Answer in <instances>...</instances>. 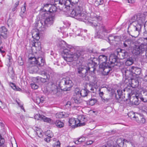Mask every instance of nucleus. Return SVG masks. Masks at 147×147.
<instances>
[{
	"label": "nucleus",
	"instance_id": "f257e3e1",
	"mask_svg": "<svg viewBox=\"0 0 147 147\" xmlns=\"http://www.w3.org/2000/svg\"><path fill=\"white\" fill-rule=\"evenodd\" d=\"M72 1L66 0L63 1V9H66L64 11H68L74 7L71 13V16L75 17L78 20L84 21L87 18L86 14L84 13L82 7L80 5H75L72 3Z\"/></svg>",
	"mask_w": 147,
	"mask_h": 147
},
{
	"label": "nucleus",
	"instance_id": "f03ea898",
	"mask_svg": "<svg viewBox=\"0 0 147 147\" xmlns=\"http://www.w3.org/2000/svg\"><path fill=\"white\" fill-rule=\"evenodd\" d=\"M30 63L27 66V69L30 73L39 72L40 67L43 66L45 63V60L42 57L36 58L35 57H31L29 58Z\"/></svg>",
	"mask_w": 147,
	"mask_h": 147
},
{
	"label": "nucleus",
	"instance_id": "7ed1b4c3",
	"mask_svg": "<svg viewBox=\"0 0 147 147\" xmlns=\"http://www.w3.org/2000/svg\"><path fill=\"white\" fill-rule=\"evenodd\" d=\"M42 15L45 18L44 20H42L40 22V24L42 25L39 30L41 31H44L46 30V27H50L53 24L54 20L55 17L53 16L50 15L47 12H42L41 11Z\"/></svg>",
	"mask_w": 147,
	"mask_h": 147
},
{
	"label": "nucleus",
	"instance_id": "20e7f679",
	"mask_svg": "<svg viewBox=\"0 0 147 147\" xmlns=\"http://www.w3.org/2000/svg\"><path fill=\"white\" fill-rule=\"evenodd\" d=\"M74 49L72 47L71 48L64 49L63 54V58L66 61L70 62L77 59L80 56L79 51L73 53L72 51Z\"/></svg>",
	"mask_w": 147,
	"mask_h": 147
},
{
	"label": "nucleus",
	"instance_id": "39448f33",
	"mask_svg": "<svg viewBox=\"0 0 147 147\" xmlns=\"http://www.w3.org/2000/svg\"><path fill=\"white\" fill-rule=\"evenodd\" d=\"M88 68L84 65L80 66L77 69V75L81 78L85 77L87 75L89 69L97 66L96 63L91 61L88 64Z\"/></svg>",
	"mask_w": 147,
	"mask_h": 147
},
{
	"label": "nucleus",
	"instance_id": "423d86ee",
	"mask_svg": "<svg viewBox=\"0 0 147 147\" xmlns=\"http://www.w3.org/2000/svg\"><path fill=\"white\" fill-rule=\"evenodd\" d=\"M73 85L71 78L69 77L63 78L60 81L59 84L61 89L64 91L70 90Z\"/></svg>",
	"mask_w": 147,
	"mask_h": 147
},
{
	"label": "nucleus",
	"instance_id": "0eeeda50",
	"mask_svg": "<svg viewBox=\"0 0 147 147\" xmlns=\"http://www.w3.org/2000/svg\"><path fill=\"white\" fill-rule=\"evenodd\" d=\"M96 33L95 37L96 38H103L105 36V33L110 32L111 29L108 30L103 24H100L96 28Z\"/></svg>",
	"mask_w": 147,
	"mask_h": 147
},
{
	"label": "nucleus",
	"instance_id": "6e6552de",
	"mask_svg": "<svg viewBox=\"0 0 147 147\" xmlns=\"http://www.w3.org/2000/svg\"><path fill=\"white\" fill-rule=\"evenodd\" d=\"M142 28L140 24L136 25L135 23L130 24L128 27V29L130 30V35L135 38L137 37L141 31Z\"/></svg>",
	"mask_w": 147,
	"mask_h": 147
},
{
	"label": "nucleus",
	"instance_id": "1a4fd4ad",
	"mask_svg": "<svg viewBox=\"0 0 147 147\" xmlns=\"http://www.w3.org/2000/svg\"><path fill=\"white\" fill-rule=\"evenodd\" d=\"M121 71L122 73L124 74L126 76H128V74L131 72L137 75H139L141 73L140 68L134 66L131 67L129 70L126 69V68H122L121 69Z\"/></svg>",
	"mask_w": 147,
	"mask_h": 147
},
{
	"label": "nucleus",
	"instance_id": "9d476101",
	"mask_svg": "<svg viewBox=\"0 0 147 147\" xmlns=\"http://www.w3.org/2000/svg\"><path fill=\"white\" fill-rule=\"evenodd\" d=\"M113 65H110L108 63L100 64L99 67L100 69L103 70V74L105 75H107L111 70V67Z\"/></svg>",
	"mask_w": 147,
	"mask_h": 147
},
{
	"label": "nucleus",
	"instance_id": "9b49d317",
	"mask_svg": "<svg viewBox=\"0 0 147 147\" xmlns=\"http://www.w3.org/2000/svg\"><path fill=\"white\" fill-rule=\"evenodd\" d=\"M145 46L142 44L140 45H136L134 47L133 50V53L135 55H139L145 51Z\"/></svg>",
	"mask_w": 147,
	"mask_h": 147
},
{
	"label": "nucleus",
	"instance_id": "f8f14e48",
	"mask_svg": "<svg viewBox=\"0 0 147 147\" xmlns=\"http://www.w3.org/2000/svg\"><path fill=\"white\" fill-rule=\"evenodd\" d=\"M132 88L130 86H128L123 89V91L124 92V94L128 97L127 98H125L123 100L127 101L129 98V97L131 95H133L134 94Z\"/></svg>",
	"mask_w": 147,
	"mask_h": 147
},
{
	"label": "nucleus",
	"instance_id": "ddd939ff",
	"mask_svg": "<svg viewBox=\"0 0 147 147\" xmlns=\"http://www.w3.org/2000/svg\"><path fill=\"white\" fill-rule=\"evenodd\" d=\"M115 53V54L117 57H119L121 59L126 58L128 55V53L127 52L121 49H119L118 50L116 51Z\"/></svg>",
	"mask_w": 147,
	"mask_h": 147
},
{
	"label": "nucleus",
	"instance_id": "4468645a",
	"mask_svg": "<svg viewBox=\"0 0 147 147\" xmlns=\"http://www.w3.org/2000/svg\"><path fill=\"white\" fill-rule=\"evenodd\" d=\"M77 119V126H80L84 125L85 122L87 121V119L84 115H80L78 117Z\"/></svg>",
	"mask_w": 147,
	"mask_h": 147
},
{
	"label": "nucleus",
	"instance_id": "2eb2a0df",
	"mask_svg": "<svg viewBox=\"0 0 147 147\" xmlns=\"http://www.w3.org/2000/svg\"><path fill=\"white\" fill-rule=\"evenodd\" d=\"M123 91L121 90H117V94L115 95V97L118 102H120L122 100L125 98V96L124 95H123Z\"/></svg>",
	"mask_w": 147,
	"mask_h": 147
},
{
	"label": "nucleus",
	"instance_id": "dca6fc26",
	"mask_svg": "<svg viewBox=\"0 0 147 147\" xmlns=\"http://www.w3.org/2000/svg\"><path fill=\"white\" fill-rule=\"evenodd\" d=\"M128 142L125 139H118L117 140V145L116 146L117 147H127V144Z\"/></svg>",
	"mask_w": 147,
	"mask_h": 147
},
{
	"label": "nucleus",
	"instance_id": "f3484780",
	"mask_svg": "<svg viewBox=\"0 0 147 147\" xmlns=\"http://www.w3.org/2000/svg\"><path fill=\"white\" fill-rule=\"evenodd\" d=\"M39 74L42 75L40 77V80L43 83L45 82L48 80L50 78L49 75L45 71H42L39 72Z\"/></svg>",
	"mask_w": 147,
	"mask_h": 147
},
{
	"label": "nucleus",
	"instance_id": "a211bd4d",
	"mask_svg": "<svg viewBox=\"0 0 147 147\" xmlns=\"http://www.w3.org/2000/svg\"><path fill=\"white\" fill-rule=\"evenodd\" d=\"M139 96L138 94H134L133 95H131L129 98L128 99H129L130 101H131L134 104L137 105L139 104V102L138 100Z\"/></svg>",
	"mask_w": 147,
	"mask_h": 147
},
{
	"label": "nucleus",
	"instance_id": "6ab92c4d",
	"mask_svg": "<svg viewBox=\"0 0 147 147\" xmlns=\"http://www.w3.org/2000/svg\"><path fill=\"white\" fill-rule=\"evenodd\" d=\"M145 20V16L143 14H138V15L137 24H140L141 25V27L143 26Z\"/></svg>",
	"mask_w": 147,
	"mask_h": 147
},
{
	"label": "nucleus",
	"instance_id": "aec40b11",
	"mask_svg": "<svg viewBox=\"0 0 147 147\" xmlns=\"http://www.w3.org/2000/svg\"><path fill=\"white\" fill-rule=\"evenodd\" d=\"M7 32V30L5 26H2L0 28V39L2 40L3 38H5L6 37V35Z\"/></svg>",
	"mask_w": 147,
	"mask_h": 147
},
{
	"label": "nucleus",
	"instance_id": "412c9836",
	"mask_svg": "<svg viewBox=\"0 0 147 147\" xmlns=\"http://www.w3.org/2000/svg\"><path fill=\"white\" fill-rule=\"evenodd\" d=\"M58 45L59 46L64 50V49H69L71 48L72 46L68 45L63 40L60 41Z\"/></svg>",
	"mask_w": 147,
	"mask_h": 147
},
{
	"label": "nucleus",
	"instance_id": "4be33fe9",
	"mask_svg": "<svg viewBox=\"0 0 147 147\" xmlns=\"http://www.w3.org/2000/svg\"><path fill=\"white\" fill-rule=\"evenodd\" d=\"M100 17H95L93 18V20L90 22V24L92 26H94L96 27L97 26H98L100 24H98V22L99 20H100Z\"/></svg>",
	"mask_w": 147,
	"mask_h": 147
},
{
	"label": "nucleus",
	"instance_id": "5701e85b",
	"mask_svg": "<svg viewBox=\"0 0 147 147\" xmlns=\"http://www.w3.org/2000/svg\"><path fill=\"white\" fill-rule=\"evenodd\" d=\"M57 92V87L55 83H53L50 86L49 92L51 94H56Z\"/></svg>",
	"mask_w": 147,
	"mask_h": 147
},
{
	"label": "nucleus",
	"instance_id": "b1692460",
	"mask_svg": "<svg viewBox=\"0 0 147 147\" xmlns=\"http://www.w3.org/2000/svg\"><path fill=\"white\" fill-rule=\"evenodd\" d=\"M141 94L142 96H140V99L144 102H147V91L145 90H143Z\"/></svg>",
	"mask_w": 147,
	"mask_h": 147
},
{
	"label": "nucleus",
	"instance_id": "393cba45",
	"mask_svg": "<svg viewBox=\"0 0 147 147\" xmlns=\"http://www.w3.org/2000/svg\"><path fill=\"white\" fill-rule=\"evenodd\" d=\"M107 57L105 55H100L98 58V61L99 63L100 64L107 63V62L106 63V62L107 61Z\"/></svg>",
	"mask_w": 147,
	"mask_h": 147
},
{
	"label": "nucleus",
	"instance_id": "a878e982",
	"mask_svg": "<svg viewBox=\"0 0 147 147\" xmlns=\"http://www.w3.org/2000/svg\"><path fill=\"white\" fill-rule=\"evenodd\" d=\"M32 36V37L37 40L40 38L39 33L37 30L35 29L33 31Z\"/></svg>",
	"mask_w": 147,
	"mask_h": 147
},
{
	"label": "nucleus",
	"instance_id": "bb28decb",
	"mask_svg": "<svg viewBox=\"0 0 147 147\" xmlns=\"http://www.w3.org/2000/svg\"><path fill=\"white\" fill-rule=\"evenodd\" d=\"M8 71L9 75L12 80H14L15 79V74L13 67L12 66H9L8 68Z\"/></svg>",
	"mask_w": 147,
	"mask_h": 147
},
{
	"label": "nucleus",
	"instance_id": "cd10ccee",
	"mask_svg": "<svg viewBox=\"0 0 147 147\" xmlns=\"http://www.w3.org/2000/svg\"><path fill=\"white\" fill-rule=\"evenodd\" d=\"M77 119L74 118H71L69 119V125L71 127H78L77 126Z\"/></svg>",
	"mask_w": 147,
	"mask_h": 147
},
{
	"label": "nucleus",
	"instance_id": "c85d7f7f",
	"mask_svg": "<svg viewBox=\"0 0 147 147\" xmlns=\"http://www.w3.org/2000/svg\"><path fill=\"white\" fill-rule=\"evenodd\" d=\"M129 84L132 88L137 87L139 84V82L138 80L135 79H132L131 80L130 82H129Z\"/></svg>",
	"mask_w": 147,
	"mask_h": 147
},
{
	"label": "nucleus",
	"instance_id": "c756f323",
	"mask_svg": "<svg viewBox=\"0 0 147 147\" xmlns=\"http://www.w3.org/2000/svg\"><path fill=\"white\" fill-rule=\"evenodd\" d=\"M69 115V114L66 113L65 112H59L56 114V117L57 118H61L63 117H67Z\"/></svg>",
	"mask_w": 147,
	"mask_h": 147
},
{
	"label": "nucleus",
	"instance_id": "7c9ffc66",
	"mask_svg": "<svg viewBox=\"0 0 147 147\" xmlns=\"http://www.w3.org/2000/svg\"><path fill=\"white\" fill-rule=\"evenodd\" d=\"M51 7H50L49 9H48V10H47L46 9H45V11H44L43 12H49L50 13H54L57 11V7L55 5H51Z\"/></svg>",
	"mask_w": 147,
	"mask_h": 147
},
{
	"label": "nucleus",
	"instance_id": "2f4dec72",
	"mask_svg": "<svg viewBox=\"0 0 147 147\" xmlns=\"http://www.w3.org/2000/svg\"><path fill=\"white\" fill-rule=\"evenodd\" d=\"M97 102V100L96 99L94 98H91L88 100L86 101L87 105L93 106Z\"/></svg>",
	"mask_w": 147,
	"mask_h": 147
},
{
	"label": "nucleus",
	"instance_id": "473e14b6",
	"mask_svg": "<svg viewBox=\"0 0 147 147\" xmlns=\"http://www.w3.org/2000/svg\"><path fill=\"white\" fill-rule=\"evenodd\" d=\"M89 92L86 88L82 89L80 91V95L83 97H85L87 96Z\"/></svg>",
	"mask_w": 147,
	"mask_h": 147
},
{
	"label": "nucleus",
	"instance_id": "72a5a7b5",
	"mask_svg": "<svg viewBox=\"0 0 147 147\" xmlns=\"http://www.w3.org/2000/svg\"><path fill=\"white\" fill-rule=\"evenodd\" d=\"M73 99L74 102L77 104H80L82 102L80 96L79 94H76L74 95Z\"/></svg>",
	"mask_w": 147,
	"mask_h": 147
},
{
	"label": "nucleus",
	"instance_id": "f704fd0d",
	"mask_svg": "<svg viewBox=\"0 0 147 147\" xmlns=\"http://www.w3.org/2000/svg\"><path fill=\"white\" fill-rule=\"evenodd\" d=\"M41 117L42 118V120H43L45 122L53 124H54L55 122L50 118L47 117L44 115L42 116Z\"/></svg>",
	"mask_w": 147,
	"mask_h": 147
},
{
	"label": "nucleus",
	"instance_id": "c9c22d12",
	"mask_svg": "<svg viewBox=\"0 0 147 147\" xmlns=\"http://www.w3.org/2000/svg\"><path fill=\"white\" fill-rule=\"evenodd\" d=\"M137 119H136V120L139 123H144L146 121L145 119L143 116L139 115L138 117H137Z\"/></svg>",
	"mask_w": 147,
	"mask_h": 147
},
{
	"label": "nucleus",
	"instance_id": "e433bc0d",
	"mask_svg": "<svg viewBox=\"0 0 147 147\" xmlns=\"http://www.w3.org/2000/svg\"><path fill=\"white\" fill-rule=\"evenodd\" d=\"M132 43V41L131 40L127 39L123 43V46L125 47H130Z\"/></svg>",
	"mask_w": 147,
	"mask_h": 147
},
{
	"label": "nucleus",
	"instance_id": "4c0bfd02",
	"mask_svg": "<svg viewBox=\"0 0 147 147\" xmlns=\"http://www.w3.org/2000/svg\"><path fill=\"white\" fill-rule=\"evenodd\" d=\"M32 47H35L36 50H40L41 49L40 43L39 42H33L32 44Z\"/></svg>",
	"mask_w": 147,
	"mask_h": 147
},
{
	"label": "nucleus",
	"instance_id": "58836bf2",
	"mask_svg": "<svg viewBox=\"0 0 147 147\" xmlns=\"http://www.w3.org/2000/svg\"><path fill=\"white\" fill-rule=\"evenodd\" d=\"M34 130L36 132V134L39 137H41L42 136V131L41 129L35 127Z\"/></svg>",
	"mask_w": 147,
	"mask_h": 147
},
{
	"label": "nucleus",
	"instance_id": "ea45409f",
	"mask_svg": "<svg viewBox=\"0 0 147 147\" xmlns=\"http://www.w3.org/2000/svg\"><path fill=\"white\" fill-rule=\"evenodd\" d=\"M114 141L113 140H109L106 144L109 147H117L116 146L117 145V144L116 145V146L114 145Z\"/></svg>",
	"mask_w": 147,
	"mask_h": 147
},
{
	"label": "nucleus",
	"instance_id": "a19ab883",
	"mask_svg": "<svg viewBox=\"0 0 147 147\" xmlns=\"http://www.w3.org/2000/svg\"><path fill=\"white\" fill-rule=\"evenodd\" d=\"M134 63V60L131 57H129L128 58L125 62V64L126 65L130 66L131 65Z\"/></svg>",
	"mask_w": 147,
	"mask_h": 147
},
{
	"label": "nucleus",
	"instance_id": "79ce46f5",
	"mask_svg": "<svg viewBox=\"0 0 147 147\" xmlns=\"http://www.w3.org/2000/svg\"><path fill=\"white\" fill-rule=\"evenodd\" d=\"M56 125L59 127H63L64 124L63 122L60 121L59 120H57L55 122Z\"/></svg>",
	"mask_w": 147,
	"mask_h": 147
},
{
	"label": "nucleus",
	"instance_id": "37998d69",
	"mask_svg": "<svg viewBox=\"0 0 147 147\" xmlns=\"http://www.w3.org/2000/svg\"><path fill=\"white\" fill-rule=\"evenodd\" d=\"M138 15L136 16H133L130 20V22H131L130 24H133V23H135L136 25H137V20Z\"/></svg>",
	"mask_w": 147,
	"mask_h": 147
},
{
	"label": "nucleus",
	"instance_id": "c03bdc74",
	"mask_svg": "<svg viewBox=\"0 0 147 147\" xmlns=\"http://www.w3.org/2000/svg\"><path fill=\"white\" fill-rule=\"evenodd\" d=\"M85 138L84 137H82L79 138L78 140L75 141V143L77 144H80L82 142L85 141Z\"/></svg>",
	"mask_w": 147,
	"mask_h": 147
},
{
	"label": "nucleus",
	"instance_id": "a18cd8bd",
	"mask_svg": "<svg viewBox=\"0 0 147 147\" xmlns=\"http://www.w3.org/2000/svg\"><path fill=\"white\" fill-rule=\"evenodd\" d=\"M46 135L48 137L51 138L53 136V133L52 131L50 130H47L45 133Z\"/></svg>",
	"mask_w": 147,
	"mask_h": 147
},
{
	"label": "nucleus",
	"instance_id": "49530a36",
	"mask_svg": "<svg viewBox=\"0 0 147 147\" xmlns=\"http://www.w3.org/2000/svg\"><path fill=\"white\" fill-rule=\"evenodd\" d=\"M103 2V0H96L95 2L94 5L95 6H97L99 5L102 4Z\"/></svg>",
	"mask_w": 147,
	"mask_h": 147
},
{
	"label": "nucleus",
	"instance_id": "de8ad7c7",
	"mask_svg": "<svg viewBox=\"0 0 147 147\" xmlns=\"http://www.w3.org/2000/svg\"><path fill=\"white\" fill-rule=\"evenodd\" d=\"M10 85L11 87L12 88L15 90L20 91L21 90L20 88H19L16 87V85L13 83H11Z\"/></svg>",
	"mask_w": 147,
	"mask_h": 147
},
{
	"label": "nucleus",
	"instance_id": "09e8293b",
	"mask_svg": "<svg viewBox=\"0 0 147 147\" xmlns=\"http://www.w3.org/2000/svg\"><path fill=\"white\" fill-rule=\"evenodd\" d=\"M116 61V59L115 58H114L112 59V61H111V59H110L109 62H107V63L110 65H113V64H114Z\"/></svg>",
	"mask_w": 147,
	"mask_h": 147
},
{
	"label": "nucleus",
	"instance_id": "8fccbe9b",
	"mask_svg": "<svg viewBox=\"0 0 147 147\" xmlns=\"http://www.w3.org/2000/svg\"><path fill=\"white\" fill-rule=\"evenodd\" d=\"M43 115H41L40 114H36L34 116V118L37 120H42V118L41 117Z\"/></svg>",
	"mask_w": 147,
	"mask_h": 147
},
{
	"label": "nucleus",
	"instance_id": "3c124183",
	"mask_svg": "<svg viewBox=\"0 0 147 147\" xmlns=\"http://www.w3.org/2000/svg\"><path fill=\"white\" fill-rule=\"evenodd\" d=\"M13 23V20L12 19L10 18L7 20V24L8 26H11Z\"/></svg>",
	"mask_w": 147,
	"mask_h": 147
},
{
	"label": "nucleus",
	"instance_id": "603ef678",
	"mask_svg": "<svg viewBox=\"0 0 147 147\" xmlns=\"http://www.w3.org/2000/svg\"><path fill=\"white\" fill-rule=\"evenodd\" d=\"M55 5H57L58 4H60L61 5H63V0H54Z\"/></svg>",
	"mask_w": 147,
	"mask_h": 147
},
{
	"label": "nucleus",
	"instance_id": "864d4df0",
	"mask_svg": "<svg viewBox=\"0 0 147 147\" xmlns=\"http://www.w3.org/2000/svg\"><path fill=\"white\" fill-rule=\"evenodd\" d=\"M26 2H25L24 4V6L21 8V12L24 13L26 10Z\"/></svg>",
	"mask_w": 147,
	"mask_h": 147
},
{
	"label": "nucleus",
	"instance_id": "5fc2aeb1",
	"mask_svg": "<svg viewBox=\"0 0 147 147\" xmlns=\"http://www.w3.org/2000/svg\"><path fill=\"white\" fill-rule=\"evenodd\" d=\"M31 86L32 88L34 89H36L38 87V86L35 84H31Z\"/></svg>",
	"mask_w": 147,
	"mask_h": 147
},
{
	"label": "nucleus",
	"instance_id": "6e6d98bb",
	"mask_svg": "<svg viewBox=\"0 0 147 147\" xmlns=\"http://www.w3.org/2000/svg\"><path fill=\"white\" fill-rule=\"evenodd\" d=\"M118 37L117 36H109V40H115V39Z\"/></svg>",
	"mask_w": 147,
	"mask_h": 147
},
{
	"label": "nucleus",
	"instance_id": "4d7b16f0",
	"mask_svg": "<svg viewBox=\"0 0 147 147\" xmlns=\"http://www.w3.org/2000/svg\"><path fill=\"white\" fill-rule=\"evenodd\" d=\"M5 107V104L3 103L1 100H0V108L2 109H3Z\"/></svg>",
	"mask_w": 147,
	"mask_h": 147
},
{
	"label": "nucleus",
	"instance_id": "13d9d810",
	"mask_svg": "<svg viewBox=\"0 0 147 147\" xmlns=\"http://www.w3.org/2000/svg\"><path fill=\"white\" fill-rule=\"evenodd\" d=\"M53 145V147H60V143L59 141L57 142H55L54 144Z\"/></svg>",
	"mask_w": 147,
	"mask_h": 147
},
{
	"label": "nucleus",
	"instance_id": "bf43d9fd",
	"mask_svg": "<svg viewBox=\"0 0 147 147\" xmlns=\"http://www.w3.org/2000/svg\"><path fill=\"white\" fill-rule=\"evenodd\" d=\"M34 101L36 102L37 104H39L40 102V97H38L36 98V100H35Z\"/></svg>",
	"mask_w": 147,
	"mask_h": 147
},
{
	"label": "nucleus",
	"instance_id": "052dcab7",
	"mask_svg": "<svg viewBox=\"0 0 147 147\" xmlns=\"http://www.w3.org/2000/svg\"><path fill=\"white\" fill-rule=\"evenodd\" d=\"M96 68V67H93L90 68L89 69L88 71L91 72H94Z\"/></svg>",
	"mask_w": 147,
	"mask_h": 147
},
{
	"label": "nucleus",
	"instance_id": "680f3d73",
	"mask_svg": "<svg viewBox=\"0 0 147 147\" xmlns=\"http://www.w3.org/2000/svg\"><path fill=\"white\" fill-rule=\"evenodd\" d=\"M93 142V141L92 140H89L86 142V144L87 145H90Z\"/></svg>",
	"mask_w": 147,
	"mask_h": 147
},
{
	"label": "nucleus",
	"instance_id": "e2e57ef3",
	"mask_svg": "<svg viewBox=\"0 0 147 147\" xmlns=\"http://www.w3.org/2000/svg\"><path fill=\"white\" fill-rule=\"evenodd\" d=\"M50 138L47 137L46 138H45L44 140H45L47 142H50L51 139Z\"/></svg>",
	"mask_w": 147,
	"mask_h": 147
},
{
	"label": "nucleus",
	"instance_id": "0e129e2a",
	"mask_svg": "<svg viewBox=\"0 0 147 147\" xmlns=\"http://www.w3.org/2000/svg\"><path fill=\"white\" fill-rule=\"evenodd\" d=\"M45 98L44 97L42 96L40 97V102L42 103L45 100Z\"/></svg>",
	"mask_w": 147,
	"mask_h": 147
},
{
	"label": "nucleus",
	"instance_id": "69168bd1",
	"mask_svg": "<svg viewBox=\"0 0 147 147\" xmlns=\"http://www.w3.org/2000/svg\"><path fill=\"white\" fill-rule=\"evenodd\" d=\"M79 90L78 88H76V89L75 90V93L76 94H76H79L80 95V94H79Z\"/></svg>",
	"mask_w": 147,
	"mask_h": 147
},
{
	"label": "nucleus",
	"instance_id": "338daca9",
	"mask_svg": "<svg viewBox=\"0 0 147 147\" xmlns=\"http://www.w3.org/2000/svg\"><path fill=\"white\" fill-rule=\"evenodd\" d=\"M144 26L146 30L147 31V21L146 22L145 24H144Z\"/></svg>",
	"mask_w": 147,
	"mask_h": 147
},
{
	"label": "nucleus",
	"instance_id": "774afa93",
	"mask_svg": "<svg viewBox=\"0 0 147 147\" xmlns=\"http://www.w3.org/2000/svg\"><path fill=\"white\" fill-rule=\"evenodd\" d=\"M28 147H38L36 145H35L34 144H30L28 145Z\"/></svg>",
	"mask_w": 147,
	"mask_h": 147
}]
</instances>
